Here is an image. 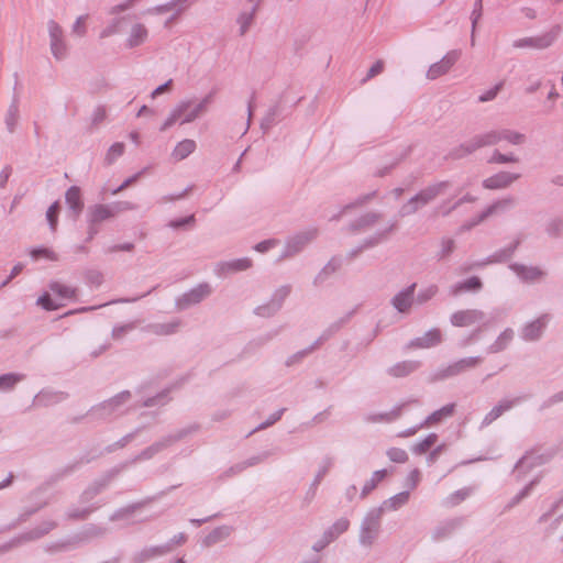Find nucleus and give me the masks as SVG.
<instances>
[{
	"instance_id": "nucleus-1",
	"label": "nucleus",
	"mask_w": 563,
	"mask_h": 563,
	"mask_svg": "<svg viewBox=\"0 0 563 563\" xmlns=\"http://www.w3.org/2000/svg\"><path fill=\"white\" fill-rule=\"evenodd\" d=\"M451 187V181L442 180L427 186L404 203L398 213L401 218L415 214L419 209L432 202Z\"/></svg>"
},
{
	"instance_id": "nucleus-2",
	"label": "nucleus",
	"mask_w": 563,
	"mask_h": 563,
	"mask_svg": "<svg viewBox=\"0 0 563 563\" xmlns=\"http://www.w3.org/2000/svg\"><path fill=\"white\" fill-rule=\"evenodd\" d=\"M199 424L194 423L187 428H183L175 432L174 434H168L161 440L154 442L150 446L142 450L137 455H135L131 461L124 462L123 464L119 465L118 467L125 468L130 464H135L140 461H146L153 459L156 454L162 452L163 450L169 448L174 443L185 439L187 435L195 433L199 430Z\"/></svg>"
},
{
	"instance_id": "nucleus-3",
	"label": "nucleus",
	"mask_w": 563,
	"mask_h": 563,
	"mask_svg": "<svg viewBox=\"0 0 563 563\" xmlns=\"http://www.w3.org/2000/svg\"><path fill=\"white\" fill-rule=\"evenodd\" d=\"M384 507H374L364 516L358 534V542L363 547H372L378 538L382 528Z\"/></svg>"
},
{
	"instance_id": "nucleus-4",
	"label": "nucleus",
	"mask_w": 563,
	"mask_h": 563,
	"mask_svg": "<svg viewBox=\"0 0 563 563\" xmlns=\"http://www.w3.org/2000/svg\"><path fill=\"white\" fill-rule=\"evenodd\" d=\"M192 106V100L185 99L180 100L170 111L169 115L165 120V122L159 128L161 132H165L170 126H173L181 117L183 120L180 124H186L194 122L206 112L203 110H198V104H196L191 110H189Z\"/></svg>"
},
{
	"instance_id": "nucleus-5",
	"label": "nucleus",
	"mask_w": 563,
	"mask_h": 563,
	"mask_svg": "<svg viewBox=\"0 0 563 563\" xmlns=\"http://www.w3.org/2000/svg\"><path fill=\"white\" fill-rule=\"evenodd\" d=\"M131 393L123 390L108 400H104L89 410V413L99 420H106L110 418L122 405L131 399Z\"/></svg>"
},
{
	"instance_id": "nucleus-6",
	"label": "nucleus",
	"mask_w": 563,
	"mask_h": 563,
	"mask_svg": "<svg viewBox=\"0 0 563 563\" xmlns=\"http://www.w3.org/2000/svg\"><path fill=\"white\" fill-rule=\"evenodd\" d=\"M560 451H563V439L558 443L555 448L550 449L547 453L537 454L534 450L526 452V454L516 463L515 470H518L519 473L522 468L530 471L536 466L548 463Z\"/></svg>"
},
{
	"instance_id": "nucleus-7",
	"label": "nucleus",
	"mask_w": 563,
	"mask_h": 563,
	"mask_svg": "<svg viewBox=\"0 0 563 563\" xmlns=\"http://www.w3.org/2000/svg\"><path fill=\"white\" fill-rule=\"evenodd\" d=\"M122 467H113L102 477L95 479L79 496L80 504H89L96 496L101 494L111 483V481L120 474Z\"/></svg>"
},
{
	"instance_id": "nucleus-8",
	"label": "nucleus",
	"mask_w": 563,
	"mask_h": 563,
	"mask_svg": "<svg viewBox=\"0 0 563 563\" xmlns=\"http://www.w3.org/2000/svg\"><path fill=\"white\" fill-rule=\"evenodd\" d=\"M212 292V288L208 283H201L190 290L183 294L176 299V307L178 310H186L191 306L200 303L208 298Z\"/></svg>"
},
{
	"instance_id": "nucleus-9",
	"label": "nucleus",
	"mask_w": 563,
	"mask_h": 563,
	"mask_svg": "<svg viewBox=\"0 0 563 563\" xmlns=\"http://www.w3.org/2000/svg\"><path fill=\"white\" fill-rule=\"evenodd\" d=\"M317 234L318 230L311 229L289 236L286 240L284 246V258L292 257L300 253L311 241L317 238Z\"/></svg>"
},
{
	"instance_id": "nucleus-10",
	"label": "nucleus",
	"mask_w": 563,
	"mask_h": 563,
	"mask_svg": "<svg viewBox=\"0 0 563 563\" xmlns=\"http://www.w3.org/2000/svg\"><path fill=\"white\" fill-rule=\"evenodd\" d=\"M461 55V49H452L448 52L439 62L433 63L429 67L427 77L431 80H434L448 74L453 65L460 59Z\"/></svg>"
},
{
	"instance_id": "nucleus-11",
	"label": "nucleus",
	"mask_w": 563,
	"mask_h": 563,
	"mask_svg": "<svg viewBox=\"0 0 563 563\" xmlns=\"http://www.w3.org/2000/svg\"><path fill=\"white\" fill-rule=\"evenodd\" d=\"M485 313L478 309H465L453 312L450 317V321L454 327H470L475 323H485Z\"/></svg>"
},
{
	"instance_id": "nucleus-12",
	"label": "nucleus",
	"mask_w": 563,
	"mask_h": 563,
	"mask_svg": "<svg viewBox=\"0 0 563 563\" xmlns=\"http://www.w3.org/2000/svg\"><path fill=\"white\" fill-rule=\"evenodd\" d=\"M417 284L412 283L406 288L398 291L390 300L391 306L399 313H408L415 302V290Z\"/></svg>"
},
{
	"instance_id": "nucleus-13",
	"label": "nucleus",
	"mask_w": 563,
	"mask_h": 563,
	"mask_svg": "<svg viewBox=\"0 0 563 563\" xmlns=\"http://www.w3.org/2000/svg\"><path fill=\"white\" fill-rule=\"evenodd\" d=\"M522 242V236L518 235L511 244L508 246L497 250L495 253L486 257L483 262L477 263L476 265L483 267L488 264H497V263H506L508 262L518 250Z\"/></svg>"
},
{
	"instance_id": "nucleus-14",
	"label": "nucleus",
	"mask_w": 563,
	"mask_h": 563,
	"mask_svg": "<svg viewBox=\"0 0 563 563\" xmlns=\"http://www.w3.org/2000/svg\"><path fill=\"white\" fill-rule=\"evenodd\" d=\"M380 219V212L369 211L351 221L346 230L353 234L365 232L373 228Z\"/></svg>"
},
{
	"instance_id": "nucleus-15",
	"label": "nucleus",
	"mask_w": 563,
	"mask_h": 563,
	"mask_svg": "<svg viewBox=\"0 0 563 563\" xmlns=\"http://www.w3.org/2000/svg\"><path fill=\"white\" fill-rule=\"evenodd\" d=\"M521 177L520 174L499 172L483 180L482 185L485 189L496 190L509 187L514 181Z\"/></svg>"
},
{
	"instance_id": "nucleus-16",
	"label": "nucleus",
	"mask_w": 563,
	"mask_h": 563,
	"mask_svg": "<svg viewBox=\"0 0 563 563\" xmlns=\"http://www.w3.org/2000/svg\"><path fill=\"white\" fill-rule=\"evenodd\" d=\"M481 362H482V358L479 356H471V357L461 358V360L454 362L453 364H450L444 369H442L439 373V377L444 379L448 377L456 376V375L463 373L464 371H466L467 368L475 367Z\"/></svg>"
},
{
	"instance_id": "nucleus-17",
	"label": "nucleus",
	"mask_w": 563,
	"mask_h": 563,
	"mask_svg": "<svg viewBox=\"0 0 563 563\" xmlns=\"http://www.w3.org/2000/svg\"><path fill=\"white\" fill-rule=\"evenodd\" d=\"M549 314H542L538 319L527 323L521 330V339L525 341H538L547 327Z\"/></svg>"
},
{
	"instance_id": "nucleus-18",
	"label": "nucleus",
	"mask_w": 563,
	"mask_h": 563,
	"mask_svg": "<svg viewBox=\"0 0 563 563\" xmlns=\"http://www.w3.org/2000/svg\"><path fill=\"white\" fill-rule=\"evenodd\" d=\"M65 200L70 212V217L74 220H77L84 210L80 188L78 186H70L65 194Z\"/></svg>"
},
{
	"instance_id": "nucleus-19",
	"label": "nucleus",
	"mask_w": 563,
	"mask_h": 563,
	"mask_svg": "<svg viewBox=\"0 0 563 563\" xmlns=\"http://www.w3.org/2000/svg\"><path fill=\"white\" fill-rule=\"evenodd\" d=\"M522 397H516L514 399H501L492 410L486 413L482 421V427H487L498 419L504 412L510 410L514 406L519 404Z\"/></svg>"
},
{
	"instance_id": "nucleus-20",
	"label": "nucleus",
	"mask_w": 563,
	"mask_h": 563,
	"mask_svg": "<svg viewBox=\"0 0 563 563\" xmlns=\"http://www.w3.org/2000/svg\"><path fill=\"white\" fill-rule=\"evenodd\" d=\"M168 553H169L168 547H162V545L146 547V548H143L142 550L135 552L131 556V563H146L154 559L164 556Z\"/></svg>"
},
{
	"instance_id": "nucleus-21",
	"label": "nucleus",
	"mask_w": 563,
	"mask_h": 563,
	"mask_svg": "<svg viewBox=\"0 0 563 563\" xmlns=\"http://www.w3.org/2000/svg\"><path fill=\"white\" fill-rule=\"evenodd\" d=\"M464 521V517H455L441 522L433 531V540L440 541L450 537L463 526Z\"/></svg>"
},
{
	"instance_id": "nucleus-22",
	"label": "nucleus",
	"mask_w": 563,
	"mask_h": 563,
	"mask_svg": "<svg viewBox=\"0 0 563 563\" xmlns=\"http://www.w3.org/2000/svg\"><path fill=\"white\" fill-rule=\"evenodd\" d=\"M442 342V333L439 329L434 328L427 331L422 336L411 340L408 347L428 349L437 346Z\"/></svg>"
},
{
	"instance_id": "nucleus-23",
	"label": "nucleus",
	"mask_w": 563,
	"mask_h": 563,
	"mask_svg": "<svg viewBox=\"0 0 563 563\" xmlns=\"http://www.w3.org/2000/svg\"><path fill=\"white\" fill-rule=\"evenodd\" d=\"M511 269L522 282H533L545 275V273L537 266H526L520 263L509 264Z\"/></svg>"
},
{
	"instance_id": "nucleus-24",
	"label": "nucleus",
	"mask_w": 563,
	"mask_h": 563,
	"mask_svg": "<svg viewBox=\"0 0 563 563\" xmlns=\"http://www.w3.org/2000/svg\"><path fill=\"white\" fill-rule=\"evenodd\" d=\"M56 527L57 523L53 520L43 521L41 525L33 528L32 530L19 534L20 540L22 541L23 544L26 542L38 540L42 537L48 534Z\"/></svg>"
},
{
	"instance_id": "nucleus-25",
	"label": "nucleus",
	"mask_w": 563,
	"mask_h": 563,
	"mask_svg": "<svg viewBox=\"0 0 563 563\" xmlns=\"http://www.w3.org/2000/svg\"><path fill=\"white\" fill-rule=\"evenodd\" d=\"M332 464H333V461L331 457L327 456L323 459L322 464H321L318 473L314 476V479L312 481L309 489L306 493V496H305L306 504H310L311 500L314 498L318 486L320 485L321 481L323 479V477L327 475V473L331 468Z\"/></svg>"
},
{
	"instance_id": "nucleus-26",
	"label": "nucleus",
	"mask_w": 563,
	"mask_h": 563,
	"mask_svg": "<svg viewBox=\"0 0 563 563\" xmlns=\"http://www.w3.org/2000/svg\"><path fill=\"white\" fill-rule=\"evenodd\" d=\"M515 199L512 197H507L504 199H500L493 205L488 206L482 213L477 216L476 219H474L470 224L465 225L466 229H471L474 225H477L482 221H484L487 217L496 212L497 210H505L511 206H514Z\"/></svg>"
},
{
	"instance_id": "nucleus-27",
	"label": "nucleus",
	"mask_w": 563,
	"mask_h": 563,
	"mask_svg": "<svg viewBox=\"0 0 563 563\" xmlns=\"http://www.w3.org/2000/svg\"><path fill=\"white\" fill-rule=\"evenodd\" d=\"M113 217V210L109 205H93L88 208L87 221L101 223Z\"/></svg>"
},
{
	"instance_id": "nucleus-28",
	"label": "nucleus",
	"mask_w": 563,
	"mask_h": 563,
	"mask_svg": "<svg viewBox=\"0 0 563 563\" xmlns=\"http://www.w3.org/2000/svg\"><path fill=\"white\" fill-rule=\"evenodd\" d=\"M553 37H522L514 42L516 48L543 49L552 45Z\"/></svg>"
},
{
	"instance_id": "nucleus-29",
	"label": "nucleus",
	"mask_w": 563,
	"mask_h": 563,
	"mask_svg": "<svg viewBox=\"0 0 563 563\" xmlns=\"http://www.w3.org/2000/svg\"><path fill=\"white\" fill-rule=\"evenodd\" d=\"M107 528L97 526L95 523L87 525L79 533L74 536L76 544L86 543L95 538L103 537L107 533Z\"/></svg>"
},
{
	"instance_id": "nucleus-30",
	"label": "nucleus",
	"mask_w": 563,
	"mask_h": 563,
	"mask_svg": "<svg viewBox=\"0 0 563 563\" xmlns=\"http://www.w3.org/2000/svg\"><path fill=\"white\" fill-rule=\"evenodd\" d=\"M397 223L391 222L386 229L376 231L373 235L367 236L361 243L363 250L372 249L388 240V235L396 230Z\"/></svg>"
},
{
	"instance_id": "nucleus-31",
	"label": "nucleus",
	"mask_w": 563,
	"mask_h": 563,
	"mask_svg": "<svg viewBox=\"0 0 563 563\" xmlns=\"http://www.w3.org/2000/svg\"><path fill=\"white\" fill-rule=\"evenodd\" d=\"M355 310H352L347 312L344 317L341 319L334 321L331 323L323 332L322 334L313 342V346H319L323 342L328 341L332 335H334L336 332L340 331V329L349 322L351 317L354 314Z\"/></svg>"
},
{
	"instance_id": "nucleus-32",
	"label": "nucleus",
	"mask_w": 563,
	"mask_h": 563,
	"mask_svg": "<svg viewBox=\"0 0 563 563\" xmlns=\"http://www.w3.org/2000/svg\"><path fill=\"white\" fill-rule=\"evenodd\" d=\"M421 366L419 361H402L398 362L388 368V374L393 377H406L416 372Z\"/></svg>"
},
{
	"instance_id": "nucleus-33",
	"label": "nucleus",
	"mask_w": 563,
	"mask_h": 563,
	"mask_svg": "<svg viewBox=\"0 0 563 563\" xmlns=\"http://www.w3.org/2000/svg\"><path fill=\"white\" fill-rule=\"evenodd\" d=\"M483 288V282L477 276H472L465 280L456 283L452 286L451 294L456 296L461 292L472 291L476 292Z\"/></svg>"
},
{
	"instance_id": "nucleus-34",
	"label": "nucleus",
	"mask_w": 563,
	"mask_h": 563,
	"mask_svg": "<svg viewBox=\"0 0 563 563\" xmlns=\"http://www.w3.org/2000/svg\"><path fill=\"white\" fill-rule=\"evenodd\" d=\"M455 411V404H448L443 406L442 408L433 411L431 415H429L422 422L421 426L429 427L431 424H435L441 422L443 419L449 418L453 416Z\"/></svg>"
},
{
	"instance_id": "nucleus-35",
	"label": "nucleus",
	"mask_w": 563,
	"mask_h": 563,
	"mask_svg": "<svg viewBox=\"0 0 563 563\" xmlns=\"http://www.w3.org/2000/svg\"><path fill=\"white\" fill-rule=\"evenodd\" d=\"M232 532V527L229 526H220L214 528L210 533H208L203 540L202 545L203 547H212L222 540L227 539Z\"/></svg>"
},
{
	"instance_id": "nucleus-36",
	"label": "nucleus",
	"mask_w": 563,
	"mask_h": 563,
	"mask_svg": "<svg viewBox=\"0 0 563 563\" xmlns=\"http://www.w3.org/2000/svg\"><path fill=\"white\" fill-rule=\"evenodd\" d=\"M101 507V504L95 503L90 504L87 507H71L66 512V518L73 521H81L89 518V516L98 510Z\"/></svg>"
},
{
	"instance_id": "nucleus-37",
	"label": "nucleus",
	"mask_w": 563,
	"mask_h": 563,
	"mask_svg": "<svg viewBox=\"0 0 563 563\" xmlns=\"http://www.w3.org/2000/svg\"><path fill=\"white\" fill-rule=\"evenodd\" d=\"M514 339V331L510 328L505 329L498 338L492 343L487 352L490 354L499 353L504 351Z\"/></svg>"
},
{
	"instance_id": "nucleus-38",
	"label": "nucleus",
	"mask_w": 563,
	"mask_h": 563,
	"mask_svg": "<svg viewBox=\"0 0 563 563\" xmlns=\"http://www.w3.org/2000/svg\"><path fill=\"white\" fill-rule=\"evenodd\" d=\"M472 142L476 151L482 147L495 145L499 143V132L498 130H493L483 134H477L472 137Z\"/></svg>"
},
{
	"instance_id": "nucleus-39",
	"label": "nucleus",
	"mask_w": 563,
	"mask_h": 563,
	"mask_svg": "<svg viewBox=\"0 0 563 563\" xmlns=\"http://www.w3.org/2000/svg\"><path fill=\"white\" fill-rule=\"evenodd\" d=\"M562 504H563V495L558 500H555L551 505V508L539 518V523H544L548 520H550L552 517H555L554 521L550 528L551 532L556 529L558 525L563 519V514H559V508Z\"/></svg>"
},
{
	"instance_id": "nucleus-40",
	"label": "nucleus",
	"mask_w": 563,
	"mask_h": 563,
	"mask_svg": "<svg viewBox=\"0 0 563 563\" xmlns=\"http://www.w3.org/2000/svg\"><path fill=\"white\" fill-rule=\"evenodd\" d=\"M350 528V520L345 517L338 519L330 526L327 530H324L323 534L328 538V541L333 542L341 534L346 532Z\"/></svg>"
},
{
	"instance_id": "nucleus-41",
	"label": "nucleus",
	"mask_w": 563,
	"mask_h": 563,
	"mask_svg": "<svg viewBox=\"0 0 563 563\" xmlns=\"http://www.w3.org/2000/svg\"><path fill=\"white\" fill-rule=\"evenodd\" d=\"M342 265V260L338 256H333L319 272V274L314 278V284L320 285L324 283L328 277L334 274Z\"/></svg>"
},
{
	"instance_id": "nucleus-42",
	"label": "nucleus",
	"mask_w": 563,
	"mask_h": 563,
	"mask_svg": "<svg viewBox=\"0 0 563 563\" xmlns=\"http://www.w3.org/2000/svg\"><path fill=\"white\" fill-rule=\"evenodd\" d=\"M197 144L194 140L185 139L180 141L173 151V157L176 161H183L195 152Z\"/></svg>"
},
{
	"instance_id": "nucleus-43",
	"label": "nucleus",
	"mask_w": 563,
	"mask_h": 563,
	"mask_svg": "<svg viewBox=\"0 0 563 563\" xmlns=\"http://www.w3.org/2000/svg\"><path fill=\"white\" fill-rule=\"evenodd\" d=\"M540 483V476L534 477L530 481L518 494H516L509 503L506 505L505 509L509 510L515 506L519 505L526 497H528L532 489Z\"/></svg>"
},
{
	"instance_id": "nucleus-44",
	"label": "nucleus",
	"mask_w": 563,
	"mask_h": 563,
	"mask_svg": "<svg viewBox=\"0 0 563 563\" xmlns=\"http://www.w3.org/2000/svg\"><path fill=\"white\" fill-rule=\"evenodd\" d=\"M19 99L16 96L13 97L5 114V125L10 133L15 131L19 121Z\"/></svg>"
},
{
	"instance_id": "nucleus-45",
	"label": "nucleus",
	"mask_w": 563,
	"mask_h": 563,
	"mask_svg": "<svg viewBox=\"0 0 563 563\" xmlns=\"http://www.w3.org/2000/svg\"><path fill=\"white\" fill-rule=\"evenodd\" d=\"M387 476V470H378L375 471L372 474V477L365 482L364 486L362 487L360 497L362 499L366 498L371 492H373L379 482H382Z\"/></svg>"
},
{
	"instance_id": "nucleus-46",
	"label": "nucleus",
	"mask_w": 563,
	"mask_h": 563,
	"mask_svg": "<svg viewBox=\"0 0 563 563\" xmlns=\"http://www.w3.org/2000/svg\"><path fill=\"white\" fill-rule=\"evenodd\" d=\"M51 51L57 60H63L68 56L69 45L66 37H51Z\"/></svg>"
},
{
	"instance_id": "nucleus-47",
	"label": "nucleus",
	"mask_w": 563,
	"mask_h": 563,
	"mask_svg": "<svg viewBox=\"0 0 563 563\" xmlns=\"http://www.w3.org/2000/svg\"><path fill=\"white\" fill-rule=\"evenodd\" d=\"M409 497H410L409 490H404V492H400V493L394 495L393 497L384 500L379 507H384V511L386 509L397 510L408 503Z\"/></svg>"
},
{
	"instance_id": "nucleus-48",
	"label": "nucleus",
	"mask_w": 563,
	"mask_h": 563,
	"mask_svg": "<svg viewBox=\"0 0 563 563\" xmlns=\"http://www.w3.org/2000/svg\"><path fill=\"white\" fill-rule=\"evenodd\" d=\"M280 307H282V297L278 298L277 295H275L274 298L269 302L258 306L255 309V313L257 316L268 318V317L276 314L279 311Z\"/></svg>"
},
{
	"instance_id": "nucleus-49",
	"label": "nucleus",
	"mask_w": 563,
	"mask_h": 563,
	"mask_svg": "<svg viewBox=\"0 0 563 563\" xmlns=\"http://www.w3.org/2000/svg\"><path fill=\"white\" fill-rule=\"evenodd\" d=\"M252 265H253V262L251 258L242 257V258H236V260H232V261L222 263L221 268L229 273H236V272L246 271L250 267H252Z\"/></svg>"
},
{
	"instance_id": "nucleus-50",
	"label": "nucleus",
	"mask_w": 563,
	"mask_h": 563,
	"mask_svg": "<svg viewBox=\"0 0 563 563\" xmlns=\"http://www.w3.org/2000/svg\"><path fill=\"white\" fill-rule=\"evenodd\" d=\"M76 547H77L76 541H75L74 537H71L66 540H60V541H56V542L46 544L45 551L47 553L54 554V553L65 552V551L75 549Z\"/></svg>"
},
{
	"instance_id": "nucleus-51",
	"label": "nucleus",
	"mask_w": 563,
	"mask_h": 563,
	"mask_svg": "<svg viewBox=\"0 0 563 563\" xmlns=\"http://www.w3.org/2000/svg\"><path fill=\"white\" fill-rule=\"evenodd\" d=\"M475 151L476 150H475L474 144L471 139L467 142L462 143L459 146L452 148L448 154V158L461 159V158L474 153Z\"/></svg>"
},
{
	"instance_id": "nucleus-52",
	"label": "nucleus",
	"mask_w": 563,
	"mask_h": 563,
	"mask_svg": "<svg viewBox=\"0 0 563 563\" xmlns=\"http://www.w3.org/2000/svg\"><path fill=\"white\" fill-rule=\"evenodd\" d=\"M48 287H49L51 291H53L55 295H57L60 298L73 299L76 297V292H77L76 288L68 287L58 282H52Z\"/></svg>"
},
{
	"instance_id": "nucleus-53",
	"label": "nucleus",
	"mask_w": 563,
	"mask_h": 563,
	"mask_svg": "<svg viewBox=\"0 0 563 563\" xmlns=\"http://www.w3.org/2000/svg\"><path fill=\"white\" fill-rule=\"evenodd\" d=\"M438 441V434L430 433L422 441L412 445L411 451L415 454H424L427 453Z\"/></svg>"
},
{
	"instance_id": "nucleus-54",
	"label": "nucleus",
	"mask_w": 563,
	"mask_h": 563,
	"mask_svg": "<svg viewBox=\"0 0 563 563\" xmlns=\"http://www.w3.org/2000/svg\"><path fill=\"white\" fill-rule=\"evenodd\" d=\"M24 379L23 374L7 373L0 375V390H11L14 386Z\"/></svg>"
},
{
	"instance_id": "nucleus-55",
	"label": "nucleus",
	"mask_w": 563,
	"mask_h": 563,
	"mask_svg": "<svg viewBox=\"0 0 563 563\" xmlns=\"http://www.w3.org/2000/svg\"><path fill=\"white\" fill-rule=\"evenodd\" d=\"M142 429H143V427H139L135 430H133L132 432L123 435L117 442L106 446L104 451L107 453H112L117 449H122V448L126 446L142 431Z\"/></svg>"
},
{
	"instance_id": "nucleus-56",
	"label": "nucleus",
	"mask_w": 563,
	"mask_h": 563,
	"mask_svg": "<svg viewBox=\"0 0 563 563\" xmlns=\"http://www.w3.org/2000/svg\"><path fill=\"white\" fill-rule=\"evenodd\" d=\"M59 201H54L46 211V220L52 232H56L58 225V214L60 211Z\"/></svg>"
},
{
	"instance_id": "nucleus-57",
	"label": "nucleus",
	"mask_w": 563,
	"mask_h": 563,
	"mask_svg": "<svg viewBox=\"0 0 563 563\" xmlns=\"http://www.w3.org/2000/svg\"><path fill=\"white\" fill-rule=\"evenodd\" d=\"M498 132H499V142L505 140L514 145H520L526 140V136L522 133H519V132H516L512 130L504 129V130H498Z\"/></svg>"
},
{
	"instance_id": "nucleus-58",
	"label": "nucleus",
	"mask_w": 563,
	"mask_h": 563,
	"mask_svg": "<svg viewBox=\"0 0 563 563\" xmlns=\"http://www.w3.org/2000/svg\"><path fill=\"white\" fill-rule=\"evenodd\" d=\"M30 255L34 261H38L40 258H47L49 261H58V255L48 247L37 246L30 251Z\"/></svg>"
},
{
	"instance_id": "nucleus-59",
	"label": "nucleus",
	"mask_w": 563,
	"mask_h": 563,
	"mask_svg": "<svg viewBox=\"0 0 563 563\" xmlns=\"http://www.w3.org/2000/svg\"><path fill=\"white\" fill-rule=\"evenodd\" d=\"M471 494V489L467 487L455 490L451 495H449L445 499V505L449 507H454L464 501Z\"/></svg>"
},
{
	"instance_id": "nucleus-60",
	"label": "nucleus",
	"mask_w": 563,
	"mask_h": 563,
	"mask_svg": "<svg viewBox=\"0 0 563 563\" xmlns=\"http://www.w3.org/2000/svg\"><path fill=\"white\" fill-rule=\"evenodd\" d=\"M519 158L510 154H503L498 150H495L493 155L488 158L487 163L489 164H507V163H518Z\"/></svg>"
},
{
	"instance_id": "nucleus-61",
	"label": "nucleus",
	"mask_w": 563,
	"mask_h": 563,
	"mask_svg": "<svg viewBox=\"0 0 563 563\" xmlns=\"http://www.w3.org/2000/svg\"><path fill=\"white\" fill-rule=\"evenodd\" d=\"M439 291V288L437 285H430L427 288L421 289L417 297H415V301H417L419 305H423L431 300Z\"/></svg>"
},
{
	"instance_id": "nucleus-62",
	"label": "nucleus",
	"mask_w": 563,
	"mask_h": 563,
	"mask_svg": "<svg viewBox=\"0 0 563 563\" xmlns=\"http://www.w3.org/2000/svg\"><path fill=\"white\" fill-rule=\"evenodd\" d=\"M124 143L117 142L110 146L108 153L106 155V162L108 165H111L118 157L122 156L124 153Z\"/></svg>"
},
{
	"instance_id": "nucleus-63",
	"label": "nucleus",
	"mask_w": 563,
	"mask_h": 563,
	"mask_svg": "<svg viewBox=\"0 0 563 563\" xmlns=\"http://www.w3.org/2000/svg\"><path fill=\"white\" fill-rule=\"evenodd\" d=\"M142 505L141 504H132L126 507L120 508L115 510L111 516V521H117L126 518L128 516L134 514Z\"/></svg>"
},
{
	"instance_id": "nucleus-64",
	"label": "nucleus",
	"mask_w": 563,
	"mask_h": 563,
	"mask_svg": "<svg viewBox=\"0 0 563 563\" xmlns=\"http://www.w3.org/2000/svg\"><path fill=\"white\" fill-rule=\"evenodd\" d=\"M36 303L47 311L57 310L64 306L62 303L55 302L48 292H44L42 296H40Z\"/></svg>"
}]
</instances>
